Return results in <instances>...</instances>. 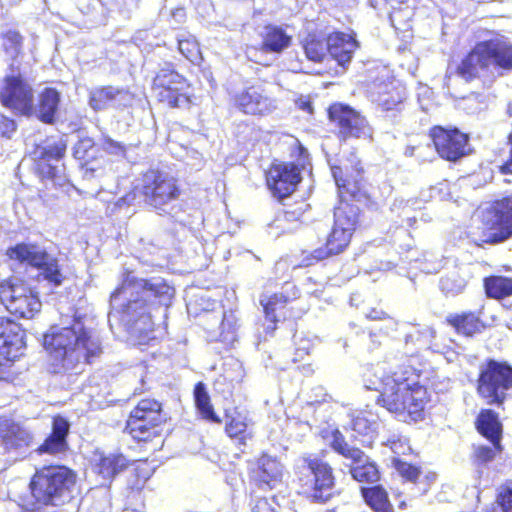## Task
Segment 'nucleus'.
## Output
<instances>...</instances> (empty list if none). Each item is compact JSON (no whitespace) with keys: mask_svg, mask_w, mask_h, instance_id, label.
Wrapping results in <instances>:
<instances>
[{"mask_svg":"<svg viewBox=\"0 0 512 512\" xmlns=\"http://www.w3.org/2000/svg\"><path fill=\"white\" fill-rule=\"evenodd\" d=\"M422 371L411 365H400L381 375L367 373L366 389L378 392L377 406L406 424L426 419L433 406L432 392L421 382Z\"/></svg>","mask_w":512,"mask_h":512,"instance_id":"1","label":"nucleus"},{"mask_svg":"<svg viewBox=\"0 0 512 512\" xmlns=\"http://www.w3.org/2000/svg\"><path fill=\"white\" fill-rule=\"evenodd\" d=\"M42 345L48 355L50 372L54 374L90 365L103 352L100 340L79 316L68 326H51L43 334Z\"/></svg>","mask_w":512,"mask_h":512,"instance_id":"2","label":"nucleus"},{"mask_svg":"<svg viewBox=\"0 0 512 512\" xmlns=\"http://www.w3.org/2000/svg\"><path fill=\"white\" fill-rule=\"evenodd\" d=\"M76 489V471L63 464H44L36 468L29 479L30 500L24 506L31 512L61 507L75 499Z\"/></svg>","mask_w":512,"mask_h":512,"instance_id":"3","label":"nucleus"},{"mask_svg":"<svg viewBox=\"0 0 512 512\" xmlns=\"http://www.w3.org/2000/svg\"><path fill=\"white\" fill-rule=\"evenodd\" d=\"M486 35H495L478 41L463 56L455 73L466 82L479 79L482 72L491 68L500 75L512 71V42L497 32L486 30Z\"/></svg>","mask_w":512,"mask_h":512,"instance_id":"4","label":"nucleus"},{"mask_svg":"<svg viewBox=\"0 0 512 512\" xmlns=\"http://www.w3.org/2000/svg\"><path fill=\"white\" fill-rule=\"evenodd\" d=\"M144 295L162 302L173 297L174 289L163 278H138L133 271L125 269L120 283L110 295V304L117 306L121 297H129L120 305L119 312L127 317H136L143 314L148 306V298Z\"/></svg>","mask_w":512,"mask_h":512,"instance_id":"5","label":"nucleus"},{"mask_svg":"<svg viewBox=\"0 0 512 512\" xmlns=\"http://www.w3.org/2000/svg\"><path fill=\"white\" fill-rule=\"evenodd\" d=\"M293 484L298 495L316 504H326L341 495L334 468L311 454L303 456L302 464L295 468Z\"/></svg>","mask_w":512,"mask_h":512,"instance_id":"6","label":"nucleus"},{"mask_svg":"<svg viewBox=\"0 0 512 512\" xmlns=\"http://www.w3.org/2000/svg\"><path fill=\"white\" fill-rule=\"evenodd\" d=\"M182 191L177 177L159 168H149L141 173L139 184L127 191L121 201L126 205L143 203L155 210H162L177 201Z\"/></svg>","mask_w":512,"mask_h":512,"instance_id":"7","label":"nucleus"},{"mask_svg":"<svg viewBox=\"0 0 512 512\" xmlns=\"http://www.w3.org/2000/svg\"><path fill=\"white\" fill-rule=\"evenodd\" d=\"M338 188L339 202L334 210L360 216V205L374 204L365 179V171L361 161L355 157H347L331 168Z\"/></svg>","mask_w":512,"mask_h":512,"instance_id":"8","label":"nucleus"},{"mask_svg":"<svg viewBox=\"0 0 512 512\" xmlns=\"http://www.w3.org/2000/svg\"><path fill=\"white\" fill-rule=\"evenodd\" d=\"M150 92L155 102L167 109H190L196 104L192 82L172 62H165L150 81Z\"/></svg>","mask_w":512,"mask_h":512,"instance_id":"9","label":"nucleus"},{"mask_svg":"<svg viewBox=\"0 0 512 512\" xmlns=\"http://www.w3.org/2000/svg\"><path fill=\"white\" fill-rule=\"evenodd\" d=\"M168 419V413L162 401L154 397H144L138 400L129 411L124 432L141 445L155 441L162 442Z\"/></svg>","mask_w":512,"mask_h":512,"instance_id":"10","label":"nucleus"},{"mask_svg":"<svg viewBox=\"0 0 512 512\" xmlns=\"http://www.w3.org/2000/svg\"><path fill=\"white\" fill-rule=\"evenodd\" d=\"M292 161L274 159L264 171V181L273 198L282 201L290 197L302 181V172L309 164V153L295 139L290 148Z\"/></svg>","mask_w":512,"mask_h":512,"instance_id":"11","label":"nucleus"},{"mask_svg":"<svg viewBox=\"0 0 512 512\" xmlns=\"http://www.w3.org/2000/svg\"><path fill=\"white\" fill-rule=\"evenodd\" d=\"M475 390L484 404L504 410L512 395V364L506 360L485 359L478 369Z\"/></svg>","mask_w":512,"mask_h":512,"instance_id":"12","label":"nucleus"},{"mask_svg":"<svg viewBox=\"0 0 512 512\" xmlns=\"http://www.w3.org/2000/svg\"><path fill=\"white\" fill-rule=\"evenodd\" d=\"M0 303L15 319L23 320L34 319L43 306L37 288L15 276L0 281Z\"/></svg>","mask_w":512,"mask_h":512,"instance_id":"13","label":"nucleus"},{"mask_svg":"<svg viewBox=\"0 0 512 512\" xmlns=\"http://www.w3.org/2000/svg\"><path fill=\"white\" fill-rule=\"evenodd\" d=\"M480 240L485 244H499L512 237V195L489 203L477 227Z\"/></svg>","mask_w":512,"mask_h":512,"instance_id":"14","label":"nucleus"},{"mask_svg":"<svg viewBox=\"0 0 512 512\" xmlns=\"http://www.w3.org/2000/svg\"><path fill=\"white\" fill-rule=\"evenodd\" d=\"M5 255L12 261L40 270L43 278L53 286H60L65 279L57 258L39 249L37 244L17 243L8 247Z\"/></svg>","mask_w":512,"mask_h":512,"instance_id":"15","label":"nucleus"},{"mask_svg":"<svg viewBox=\"0 0 512 512\" xmlns=\"http://www.w3.org/2000/svg\"><path fill=\"white\" fill-rule=\"evenodd\" d=\"M428 137L436 154L444 161L457 163L472 152L469 134L455 126L433 125Z\"/></svg>","mask_w":512,"mask_h":512,"instance_id":"16","label":"nucleus"},{"mask_svg":"<svg viewBox=\"0 0 512 512\" xmlns=\"http://www.w3.org/2000/svg\"><path fill=\"white\" fill-rule=\"evenodd\" d=\"M0 104L17 116L34 115V89L20 73L0 79Z\"/></svg>","mask_w":512,"mask_h":512,"instance_id":"17","label":"nucleus"},{"mask_svg":"<svg viewBox=\"0 0 512 512\" xmlns=\"http://www.w3.org/2000/svg\"><path fill=\"white\" fill-rule=\"evenodd\" d=\"M67 148L68 142L63 137L35 148L33 173L41 182H56L64 176Z\"/></svg>","mask_w":512,"mask_h":512,"instance_id":"18","label":"nucleus"},{"mask_svg":"<svg viewBox=\"0 0 512 512\" xmlns=\"http://www.w3.org/2000/svg\"><path fill=\"white\" fill-rule=\"evenodd\" d=\"M329 122L337 129L340 140L360 138L371 133L367 119L351 106L334 102L327 108Z\"/></svg>","mask_w":512,"mask_h":512,"instance_id":"19","label":"nucleus"},{"mask_svg":"<svg viewBox=\"0 0 512 512\" xmlns=\"http://www.w3.org/2000/svg\"><path fill=\"white\" fill-rule=\"evenodd\" d=\"M233 105L245 115L265 117L277 109V99L262 84H252L233 96Z\"/></svg>","mask_w":512,"mask_h":512,"instance_id":"20","label":"nucleus"},{"mask_svg":"<svg viewBox=\"0 0 512 512\" xmlns=\"http://www.w3.org/2000/svg\"><path fill=\"white\" fill-rule=\"evenodd\" d=\"M248 479L251 495L258 490L270 491L282 479V465L277 457L261 453L248 462Z\"/></svg>","mask_w":512,"mask_h":512,"instance_id":"21","label":"nucleus"},{"mask_svg":"<svg viewBox=\"0 0 512 512\" xmlns=\"http://www.w3.org/2000/svg\"><path fill=\"white\" fill-rule=\"evenodd\" d=\"M359 223V215L334 210L332 228L321 247L328 258L340 255L347 250Z\"/></svg>","mask_w":512,"mask_h":512,"instance_id":"22","label":"nucleus"},{"mask_svg":"<svg viewBox=\"0 0 512 512\" xmlns=\"http://www.w3.org/2000/svg\"><path fill=\"white\" fill-rule=\"evenodd\" d=\"M300 297V290L294 283H285L283 290L271 295H265L260 298V304L263 308V314L268 326L265 329L266 334L273 335L281 320H286V306L288 303Z\"/></svg>","mask_w":512,"mask_h":512,"instance_id":"23","label":"nucleus"},{"mask_svg":"<svg viewBox=\"0 0 512 512\" xmlns=\"http://www.w3.org/2000/svg\"><path fill=\"white\" fill-rule=\"evenodd\" d=\"M33 431L12 416L0 415V447L5 453L28 450L34 443Z\"/></svg>","mask_w":512,"mask_h":512,"instance_id":"24","label":"nucleus"},{"mask_svg":"<svg viewBox=\"0 0 512 512\" xmlns=\"http://www.w3.org/2000/svg\"><path fill=\"white\" fill-rule=\"evenodd\" d=\"M71 425L68 419L60 414L51 417L49 433L36 447L35 453L38 456L60 457L66 455L70 450L69 434Z\"/></svg>","mask_w":512,"mask_h":512,"instance_id":"25","label":"nucleus"},{"mask_svg":"<svg viewBox=\"0 0 512 512\" xmlns=\"http://www.w3.org/2000/svg\"><path fill=\"white\" fill-rule=\"evenodd\" d=\"M134 94L128 89L113 85H100L88 93V105L94 112H100L109 108L123 111L132 107Z\"/></svg>","mask_w":512,"mask_h":512,"instance_id":"26","label":"nucleus"},{"mask_svg":"<svg viewBox=\"0 0 512 512\" xmlns=\"http://www.w3.org/2000/svg\"><path fill=\"white\" fill-rule=\"evenodd\" d=\"M260 42L249 49L251 60L261 64L258 53L279 55L292 44V36L287 31L275 24H266L259 32Z\"/></svg>","mask_w":512,"mask_h":512,"instance_id":"27","label":"nucleus"},{"mask_svg":"<svg viewBox=\"0 0 512 512\" xmlns=\"http://www.w3.org/2000/svg\"><path fill=\"white\" fill-rule=\"evenodd\" d=\"M224 432L238 446H246L254 438V422L248 411L239 407L224 410Z\"/></svg>","mask_w":512,"mask_h":512,"instance_id":"28","label":"nucleus"},{"mask_svg":"<svg viewBox=\"0 0 512 512\" xmlns=\"http://www.w3.org/2000/svg\"><path fill=\"white\" fill-rule=\"evenodd\" d=\"M26 333L20 323L9 317L0 316V354L13 360L25 348Z\"/></svg>","mask_w":512,"mask_h":512,"instance_id":"29","label":"nucleus"},{"mask_svg":"<svg viewBox=\"0 0 512 512\" xmlns=\"http://www.w3.org/2000/svg\"><path fill=\"white\" fill-rule=\"evenodd\" d=\"M61 105V93L55 87H44L34 102V115L41 123L53 125L57 122Z\"/></svg>","mask_w":512,"mask_h":512,"instance_id":"30","label":"nucleus"},{"mask_svg":"<svg viewBox=\"0 0 512 512\" xmlns=\"http://www.w3.org/2000/svg\"><path fill=\"white\" fill-rule=\"evenodd\" d=\"M358 47V41L350 34L334 31L327 35L328 54L340 66L350 63Z\"/></svg>","mask_w":512,"mask_h":512,"instance_id":"31","label":"nucleus"},{"mask_svg":"<svg viewBox=\"0 0 512 512\" xmlns=\"http://www.w3.org/2000/svg\"><path fill=\"white\" fill-rule=\"evenodd\" d=\"M445 323L450 326L454 332L464 337H473L482 333L486 328V323L475 311H462L450 313L445 318Z\"/></svg>","mask_w":512,"mask_h":512,"instance_id":"32","label":"nucleus"},{"mask_svg":"<svg viewBox=\"0 0 512 512\" xmlns=\"http://www.w3.org/2000/svg\"><path fill=\"white\" fill-rule=\"evenodd\" d=\"M128 468L129 459L122 453L101 454L93 465L94 472L108 483Z\"/></svg>","mask_w":512,"mask_h":512,"instance_id":"33","label":"nucleus"},{"mask_svg":"<svg viewBox=\"0 0 512 512\" xmlns=\"http://www.w3.org/2000/svg\"><path fill=\"white\" fill-rule=\"evenodd\" d=\"M477 432L490 443H501L503 438V425L499 414L492 408H482L475 418Z\"/></svg>","mask_w":512,"mask_h":512,"instance_id":"34","label":"nucleus"},{"mask_svg":"<svg viewBox=\"0 0 512 512\" xmlns=\"http://www.w3.org/2000/svg\"><path fill=\"white\" fill-rule=\"evenodd\" d=\"M129 476L127 479V491L129 495L140 494L146 487L148 480L154 473V467L147 459L129 460Z\"/></svg>","mask_w":512,"mask_h":512,"instance_id":"35","label":"nucleus"},{"mask_svg":"<svg viewBox=\"0 0 512 512\" xmlns=\"http://www.w3.org/2000/svg\"><path fill=\"white\" fill-rule=\"evenodd\" d=\"M321 437L323 439L329 438L331 449L343 458L349 459L351 462H358L364 457V451L358 447L349 445L346 437L338 428L322 430Z\"/></svg>","mask_w":512,"mask_h":512,"instance_id":"36","label":"nucleus"},{"mask_svg":"<svg viewBox=\"0 0 512 512\" xmlns=\"http://www.w3.org/2000/svg\"><path fill=\"white\" fill-rule=\"evenodd\" d=\"M349 474L358 483L374 485L381 480V472L375 461L364 452V457L349 466Z\"/></svg>","mask_w":512,"mask_h":512,"instance_id":"37","label":"nucleus"},{"mask_svg":"<svg viewBox=\"0 0 512 512\" xmlns=\"http://www.w3.org/2000/svg\"><path fill=\"white\" fill-rule=\"evenodd\" d=\"M360 494L364 502L374 512H394L388 492L382 485L376 483L368 487L362 486Z\"/></svg>","mask_w":512,"mask_h":512,"instance_id":"38","label":"nucleus"},{"mask_svg":"<svg viewBox=\"0 0 512 512\" xmlns=\"http://www.w3.org/2000/svg\"><path fill=\"white\" fill-rule=\"evenodd\" d=\"M379 106L387 116L396 117L401 114L406 106L405 90L397 86L387 87L380 96Z\"/></svg>","mask_w":512,"mask_h":512,"instance_id":"39","label":"nucleus"},{"mask_svg":"<svg viewBox=\"0 0 512 512\" xmlns=\"http://www.w3.org/2000/svg\"><path fill=\"white\" fill-rule=\"evenodd\" d=\"M194 402L202 419L215 424H221V417L215 412L211 398L203 382H197L194 386Z\"/></svg>","mask_w":512,"mask_h":512,"instance_id":"40","label":"nucleus"},{"mask_svg":"<svg viewBox=\"0 0 512 512\" xmlns=\"http://www.w3.org/2000/svg\"><path fill=\"white\" fill-rule=\"evenodd\" d=\"M483 287L488 298L502 300L512 296V277L490 275L483 279Z\"/></svg>","mask_w":512,"mask_h":512,"instance_id":"41","label":"nucleus"},{"mask_svg":"<svg viewBox=\"0 0 512 512\" xmlns=\"http://www.w3.org/2000/svg\"><path fill=\"white\" fill-rule=\"evenodd\" d=\"M303 50L308 60L315 63L322 62L328 54L327 36L322 38L315 34H308L303 41Z\"/></svg>","mask_w":512,"mask_h":512,"instance_id":"42","label":"nucleus"},{"mask_svg":"<svg viewBox=\"0 0 512 512\" xmlns=\"http://www.w3.org/2000/svg\"><path fill=\"white\" fill-rule=\"evenodd\" d=\"M100 148L90 138H82L74 145L73 156L82 167H87L99 158Z\"/></svg>","mask_w":512,"mask_h":512,"instance_id":"43","label":"nucleus"},{"mask_svg":"<svg viewBox=\"0 0 512 512\" xmlns=\"http://www.w3.org/2000/svg\"><path fill=\"white\" fill-rule=\"evenodd\" d=\"M177 43L178 51L185 59L193 65H200L202 63L203 55L200 44L194 36L188 35L179 38Z\"/></svg>","mask_w":512,"mask_h":512,"instance_id":"44","label":"nucleus"},{"mask_svg":"<svg viewBox=\"0 0 512 512\" xmlns=\"http://www.w3.org/2000/svg\"><path fill=\"white\" fill-rule=\"evenodd\" d=\"M503 450V445L500 442H498V445L491 443V446H475L471 454V462L477 467L487 465L492 462L497 455L501 454Z\"/></svg>","mask_w":512,"mask_h":512,"instance_id":"45","label":"nucleus"},{"mask_svg":"<svg viewBox=\"0 0 512 512\" xmlns=\"http://www.w3.org/2000/svg\"><path fill=\"white\" fill-rule=\"evenodd\" d=\"M391 8L389 20L395 29H402L410 18L408 13V0H384Z\"/></svg>","mask_w":512,"mask_h":512,"instance_id":"46","label":"nucleus"},{"mask_svg":"<svg viewBox=\"0 0 512 512\" xmlns=\"http://www.w3.org/2000/svg\"><path fill=\"white\" fill-rule=\"evenodd\" d=\"M392 466L405 482L416 484L422 476L420 466L406 462L398 457L392 459Z\"/></svg>","mask_w":512,"mask_h":512,"instance_id":"47","label":"nucleus"},{"mask_svg":"<svg viewBox=\"0 0 512 512\" xmlns=\"http://www.w3.org/2000/svg\"><path fill=\"white\" fill-rule=\"evenodd\" d=\"M2 46L5 52H13L18 56L22 52L24 38L17 30H7L1 34Z\"/></svg>","mask_w":512,"mask_h":512,"instance_id":"48","label":"nucleus"},{"mask_svg":"<svg viewBox=\"0 0 512 512\" xmlns=\"http://www.w3.org/2000/svg\"><path fill=\"white\" fill-rule=\"evenodd\" d=\"M495 502L501 512H512V479L506 480L499 486Z\"/></svg>","mask_w":512,"mask_h":512,"instance_id":"49","label":"nucleus"},{"mask_svg":"<svg viewBox=\"0 0 512 512\" xmlns=\"http://www.w3.org/2000/svg\"><path fill=\"white\" fill-rule=\"evenodd\" d=\"M300 261L298 267H310L321 261L329 259L321 247H318L312 251L302 250L300 253Z\"/></svg>","mask_w":512,"mask_h":512,"instance_id":"50","label":"nucleus"},{"mask_svg":"<svg viewBox=\"0 0 512 512\" xmlns=\"http://www.w3.org/2000/svg\"><path fill=\"white\" fill-rule=\"evenodd\" d=\"M394 454L395 457L400 458L401 455H408L412 452L407 438L392 436L384 443Z\"/></svg>","mask_w":512,"mask_h":512,"instance_id":"51","label":"nucleus"},{"mask_svg":"<svg viewBox=\"0 0 512 512\" xmlns=\"http://www.w3.org/2000/svg\"><path fill=\"white\" fill-rule=\"evenodd\" d=\"M506 115L509 118H512V101L508 102V104H507ZM507 144L509 145V156L499 166V172L504 175L512 174V128H511V131L507 135Z\"/></svg>","mask_w":512,"mask_h":512,"instance_id":"52","label":"nucleus"},{"mask_svg":"<svg viewBox=\"0 0 512 512\" xmlns=\"http://www.w3.org/2000/svg\"><path fill=\"white\" fill-rule=\"evenodd\" d=\"M16 121L3 113H0V137L4 139H11L17 131Z\"/></svg>","mask_w":512,"mask_h":512,"instance_id":"53","label":"nucleus"},{"mask_svg":"<svg viewBox=\"0 0 512 512\" xmlns=\"http://www.w3.org/2000/svg\"><path fill=\"white\" fill-rule=\"evenodd\" d=\"M366 318L372 321H381L385 320L388 322L391 328H395L398 325V321L388 315L384 310L373 307L368 310L366 313Z\"/></svg>","mask_w":512,"mask_h":512,"instance_id":"54","label":"nucleus"},{"mask_svg":"<svg viewBox=\"0 0 512 512\" xmlns=\"http://www.w3.org/2000/svg\"><path fill=\"white\" fill-rule=\"evenodd\" d=\"M236 329L237 325L234 319L223 317L220 323V336L223 338V340L233 341L235 339Z\"/></svg>","mask_w":512,"mask_h":512,"instance_id":"55","label":"nucleus"},{"mask_svg":"<svg viewBox=\"0 0 512 512\" xmlns=\"http://www.w3.org/2000/svg\"><path fill=\"white\" fill-rule=\"evenodd\" d=\"M254 512H277L274 505L267 498H258L253 505Z\"/></svg>","mask_w":512,"mask_h":512,"instance_id":"56","label":"nucleus"},{"mask_svg":"<svg viewBox=\"0 0 512 512\" xmlns=\"http://www.w3.org/2000/svg\"><path fill=\"white\" fill-rule=\"evenodd\" d=\"M9 377V372L6 367L0 363V380H5Z\"/></svg>","mask_w":512,"mask_h":512,"instance_id":"57","label":"nucleus"},{"mask_svg":"<svg viewBox=\"0 0 512 512\" xmlns=\"http://www.w3.org/2000/svg\"><path fill=\"white\" fill-rule=\"evenodd\" d=\"M424 478L427 480V483L430 484L431 482H433L435 480L436 474L430 473V474L425 475Z\"/></svg>","mask_w":512,"mask_h":512,"instance_id":"58","label":"nucleus"},{"mask_svg":"<svg viewBox=\"0 0 512 512\" xmlns=\"http://www.w3.org/2000/svg\"><path fill=\"white\" fill-rule=\"evenodd\" d=\"M486 512H496L494 508L488 509Z\"/></svg>","mask_w":512,"mask_h":512,"instance_id":"59","label":"nucleus"},{"mask_svg":"<svg viewBox=\"0 0 512 512\" xmlns=\"http://www.w3.org/2000/svg\"><path fill=\"white\" fill-rule=\"evenodd\" d=\"M63 178V176L60 178V180ZM57 185H60L59 179L55 182Z\"/></svg>","mask_w":512,"mask_h":512,"instance_id":"60","label":"nucleus"}]
</instances>
